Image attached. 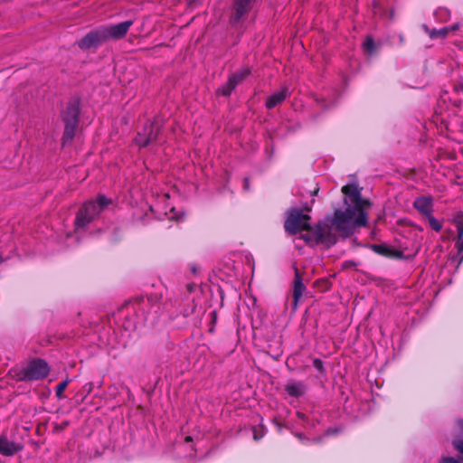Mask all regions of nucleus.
Returning <instances> with one entry per match:
<instances>
[{"instance_id":"f257e3e1","label":"nucleus","mask_w":463,"mask_h":463,"mask_svg":"<svg viewBox=\"0 0 463 463\" xmlns=\"http://www.w3.org/2000/svg\"><path fill=\"white\" fill-rule=\"evenodd\" d=\"M330 222L335 231L342 237L351 236L356 228L365 227L367 221L363 214L357 215L349 206L344 211L335 210Z\"/></svg>"},{"instance_id":"f03ea898","label":"nucleus","mask_w":463,"mask_h":463,"mask_svg":"<svg viewBox=\"0 0 463 463\" xmlns=\"http://www.w3.org/2000/svg\"><path fill=\"white\" fill-rule=\"evenodd\" d=\"M111 203L112 201L104 194H99L96 201L85 203L76 214L74 222L76 228L86 227Z\"/></svg>"},{"instance_id":"7ed1b4c3","label":"nucleus","mask_w":463,"mask_h":463,"mask_svg":"<svg viewBox=\"0 0 463 463\" xmlns=\"http://www.w3.org/2000/svg\"><path fill=\"white\" fill-rule=\"evenodd\" d=\"M80 100L76 98L71 99L65 110L62 112V121L64 123L63 138L71 140L75 136V131L79 124Z\"/></svg>"},{"instance_id":"20e7f679","label":"nucleus","mask_w":463,"mask_h":463,"mask_svg":"<svg viewBox=\"0 0 463 463\" xmlns=\"http://www.w3.org/2000/svg\"><path fill=\"white\" fill-rule=\"evenodd\" d=\"M310 219V215L302 213L301 210L290 208L287 213L284 229L291 235H295L302 231H310L311 225L308 222Z\"/></svg>"},{"instance_id":"39448f33","label":"nucleus","mask_w":463,"mask_h":463,"mask_svg":"<svg viewBox=\"0 0 463 463\" xmlns=\"http://www.w3.org/2000/svg\"><path fill=\"white\" fill-rule=\"evenodd\" d=\"M330 219L318 222L313 228L314 242L331 247L337 242V235Z\"/></svg>"},{"instance_id":"423d86ee","label":"nucleus","mask_w":463,"mask_h":463,"mask_svg":"<svg viewBox=\"0 0 463 463\" xmlns=\"http://www.w3.org/2000/svg\"><path fill=\"white\" fill-rule=\"evenodd\" d=\"M161 127V122L158 119L148 120L137 132L134 139L135 144L142 148L155 143L159 137Z\"/></svg>"},{"instance_id":"0eeeda50","label":"nucleus","mask_w":463,"mask_h":463,"mask_svg":"<svg viewBox=\"0 0 463 463\" xmlns=\"http://www.w3.org/2000/svg\"><path fill=\"white\" fill-rule=\"evenodd\" d=\"M50 367L43 359L32 360L22 371V379L24 381H37L48 376Z\"/></svg>"},{"instance_id":"6e6552de","label":"nucleus","mask_w":463,"mask_h":463,"mask_svg":"<svg viewBox=\"0 0 463 463\" xmlns=\"http://www.w3.org/2000/svg\"><path fill=\"white\" fill-rule=\"evenodd\" d=\"M132 24L133 21L128 20L117 24L101 26L106 42L109 40L117 41L124 38Z\"/></svg>"},{"instance_id":"1a4fd4ad","label":"nucleus","mask_w":463,"mask_h":463,"mask_svg":"<svg viewBox=\"0 0 463 463\" xmlns=\"http://www.w3.org/2000/svg\"><path fill=\"white\" fill-rule=\"evenodd\" d=\"M106 43L101 27L88 33L83 38L77 42V45L81 50H89L90 48H97L102 43Z\"/></svg>"},{"instance_id":"9d476101","label":"nucleus","mask_w":463,"mask_h":463,"mask_svg":"<svg viewBox=\"0 0 463 463\" xmlns=\"http://www.w3.org/2000/svg\"><path fill=\"white\" fill-rule=\"evenodd\" d=\"M254 0H235L233 3V14L231 15L230 23L236 25L245 20L251 9Z\"/></svg>"},{"instance_id":"9b49d317","label":"nucleus","mask_w":463,"mask_h":463,"mask_svg":"<svg viewBox=\"0 0 463 463\" xmlns=\"http://www.w3.org/2000/svg\"><path fill=\"white\" fill-rule=\"evenodd\" d=\"M370 248L376 254L381 255L385 258H388V259L399 260L403 257V252L402 250H399L395 248L390 247L384 243L372 244L370 246Z\"/></svg>"},{"instance_id":"f8f14e48","label":"nucleus","mask_w":463,"mask_h":463,"mask_svg":"<svg viewBox=\"0 0 463 463\" xmlns=\"http://www.w3.org/2000/svg\"><path fill=\"white\" fill-rule=\"evenodd\" d=\"M454 223L458 232L455 246L457 248V256L458 257V265H460L463 262V213L456 216Z\"/></svg>"},{"instance_id":"ddd939ff","label":"nucleus","mask_w":463,"mask_h":463,"mask_svg":"<svg viewBox=\"0 0 463 463\" xmlns=\"http://www.w3.org/2000/svg\"><path fill=\"white\" fill-rule=\"evenodd\" d=\"M294 281H293V307L297 308L298 303L306 291V287L303 283V279L297 267H294Z\"/></svg>"},{"instance_id":"4468645a","label":"nucleus","mask_w":463,"mask_h":463,"mask_svg":"<svg viewBox=\"0 0 463 463\" xmlns=\"http://www.w3.org/2000/svg\"><path fill=\"white\" fill-rule=\"evenodd\" d=\"M413 207L423 216H427L433 212V202L430 197L420 196L415 199Z\"/></svg>"},{"instance_id":"2eb2a0df","label":"nucleus","mask_w":463,"mask_h":463,"mask_svg":"<svg viewBox=\"0 0 463 463\" xmlns=\"http://www.w3.org/2000/svg\"><path fill=\"white\" fill-rule=\"evenodd\" d=\"M22 449V446L8 440L5 436H0V454L13 456Z\"/></svg>"},{"instance_id":"dca6fc26","label":"nucleus","mask_w":463,"mask_h":463,"mask_svg":"<svg viewBox=\"0 0 463 463\" xmlns=\"http://www.w3.org/2000/svg\"><path fill=\"white\" fill-rule=\"evenodd\" d=\"M288 95L287 88H283L281 90L275 92L266 99V107L270 109L275 108L277 105L282 103Z\"/></svg>"},{"instance_id":"f3484780","label":"nucleus","mask_w":463,"mask_h":463,"mask_svg":"<svg viewBox=\"0 0 463 463\" xmlns=\"http://www.w3.org/2000/svg\"><path fill=\"white\" fill-rule=\"evenodd\" d=\"M285 391L291 397H300L305 394L306 387L301 382H289L285 386Z\"/></svg>"},{"instance_id":"a211bd4d","label":"nucleus","mask_w":463,"mask_h":463,"mask_svg":"<svg viewBox=\"0 0 463 463\" xmlns=\"http://www.w3.org/2000/svg\"><path fill=\"white\" fill-rule=\"evenodd\" d=\"M250 73L251 69L250 67H243L231 74L229 79L233 82L234 86L237 87L239 84L242 83Z\"/></svg>"},{"instance_id":"6ab92c4d","label":"nucleus","mask_w":463,"mask_h":463,"mask_svg":"<svg viewBox=\"0 0 463 463\" xmlns=\"http://www.w3.org/2000/svg\"><path fill=\"white\" fill-rule=\"evenodd\" d=\"M452 445L458 452L463 455V439L453 440ZM439 463H463V458L441 457Z\"/></svg>"},{"instance_id":"aec40b11","label":"nucleus","mask_w":463,"mask_h":463,"mask_svg":"<svg viewBox=\"0 0 463 463\" xmlns=\"http://www.w3.org/2000/svg\"><path fill=\"white\" fill-rule=\"evenodd\" d=\"M353 206H350L349 207L357 214H363L364 216V218L367 220V214L365 213V209L370 207L372 203L370 200L368 199H364L362 197V194L359 196V201L357 202H354L353 203Z\"/></svg>"},{"instance_id":"412c9836","label":"nucleus","mask_w":463,"mask_h":463,"mask_svg":"<svg viewBox=\"0 0 463 463\" xmlns=\"http://www.w3.org/2000/svg\"><path fill=\"white\" fill-rule=\"evenodd\" d=\"M342 193L349 198L351 203L359 201V196L361 195V191L355 184H346L344 185L341 189Z\"/></svg>"},{"instance_id":"4be33fe9","label":"nucleus","mask_w":463,"mask_h":463,"mask_svg":"<svg viewBox=\"0 0 463 463\" xmlns=\"http://www.w3.org/2000/svg\"><path fill=\"white\" fill-rule=\"evenodd\" d=\"M423 29L431 40L444 39L449 35L446 26L440 29H430L427 25H423Z\"/></svg>"},{"instance_id":"5701e85b","label":"nucleus","mask_w":463,"mask_h":463,"mask_svg":"<svg viewBox=\"0 0 463 463\" xmlns=\"http://www.w3.org/2000/svg\"><path fill=\"white\" fill-rule=\"evenodd\" d=\"M314 288L320 292H326L332 287V282L328 278H321L315 280L313 284Z\"/></svg>"},{"instance_id":"b1692460","label":"nucleus","mask_w":463,"mask_h":463,"mask_svg":"<svg viewBox=\"0 0 463 463\" xmlns=\"http://www.w3.org/2000/svg\"><path fill=\"white\" fill-rule=\"evenodd\" d=\"M235 88L236 87L234 86L233 82H232V80L228 78L227 82L218 89L217 93L224 97H229L235 90Z\"/></svg>"},{"instance_id":"393cba45","label":"nucleus","mask_w":463,"mask_h":463,"mask_svg":"<svg viewBox=\"0 0 463 463\" xmlns=\"http://www.w3.org/2000/svg\"><path fill=\"white\" fill-rule=\"evenodd\" d=\"M70 383H71V380L69 378H67L57 384V386L55 388V394L58 399L61 400V399L64 398L63 392L67 388V386L69 385Z\"/></svg>"},{"instance_id":"a878e982","label":"nucleus","mask_w":463,"mask_h":463,"mask_svg":"<svg viewBox=\"0 0 463 463\" xmlns=\"http://www.w3.org/2000/svg\"><path fill=\"white\" fill-rule=\"evenodd\" d=\"M428 222H429V225L430 227L434 230L435 232H439L441 228H442V222L438 221L433 215L432 213L425 216Z\"/></svg>"},{"instance_id":"bb28decb","label":"nucleus","mask_w":463,"mask_h":463,"mask_svg":"<svg viewBox=\"0 0 463 463\" xmlns=\"http://www.w3.org/2000/svg\"><path fill=\"white\" fill-rule=\"evenodd\" d=\"M364 49L368 53H372L375 49L374 41L372 37H367L364 43Z\"/></svg>"},{"instance_id":"cd10ccee","label":"nucleus","mask_w":463,"mask_h":463,"mask_svg":"<svg viewBox=\"0 0 463 463\" xmlns=\"http://www.w3.org/2000/svg\"><path fill=\"white\" fill-rule=\"evenodd\" d=\"M314 367L321 373L324 374L326 373L323 361L319 358H315L313 360Z\"/></svg>"},{"instance_id":"c85d7f7f","label":"nucleus","mask_w":463,"mask_h":463,"mask_svg":"<svg viewBox=\"0 0 463 463\" xmlns=\"http://www.w3.org/2000/svg\"><path fill=\"white\" fill-rule=\"evenodd\" d=\"M294 436L303 444L305 445H308L311 440L307 438L303 433H300V432H296L294 433Z\"/></svg>"},{"instance_id":"c756f323","label":"nucleus","mask_w":463,"mask_h":463,"mask_svg":"<svg viewBox=\"0 0 463 463\" xmlns=\"http://www.w3.org/2000/svg\"><path fill=\"white\" fill-rule=\"evenodd\" d=\"M252 431H253V439L255 440H260L264 436L262 430H259L257 427H253Z\"/></svg>"},{"instance_id":"7c9ffc66","label":"nucleus","mask_w":463,"mask_h":463,"mask_svg":"<svg viewBox=\"0 0 463 463\" xmlns=\"http://www.w3.org/2000/svg\"><path fill=\"white\" fill-rule=\"evenodd\" d=\"M456 425L458 428V435L463 436V419H457Z\"/></svg>"},{"instance_id":"2f4dec72","label":"nucleus","mask_w":463,"mask_h":463,"mask_svg":"<svg viewBox=\"0 0 463 463\" xmlns=\"http://www.w3.org/2000/svg\"><path fill=\"white\" fill-rule=\"evenodd\" d=\"M309 234L302 235L301 238L306 241L307 242H314V237H313V228L311 227V230L309 231Z\"/></svg>"},{"instance_id":"473e14b6","label":"nucleus","mask_w":463,"mask_h":463,"mask_svg":"<svg viewBox=\"0 0 463 463\" xmlns=\"http://www.w3.org/2000/svg\"><path fill=\"white\" fill-rule=\"evenodd\" d=\"M459 25L458 24H454L450 26H446V28L448 29V33H455L458 29Z\"/></svg>"},{"instance_id":"72a5a7b5","label":"nucleus","mask_w":463,"mask_h":463,"mask_svg":"<svg viewBox=\"0 0 463 463\" xmlns=\"http://www.w3.org/2000/svg\"><path fill=\"white\" fill-rule=\"evenodd\" d=\"M454 91L457 93L463 91V82H458L454 84Z\"/></svg>"},{"instance_id":"f704fd0d","label":"nucleus","mask_w":463,"mask_h":463,"mask_svg":"<svg viewBox=\"0 0 463 463\" xmlns=\"http://www.w3.org/2000/svg\"><path fill=\"white\" fill-rule=\"evenodd\" d=\"M355 265H356L355 262L353 261V260H345L343 263V268L348 269V268H351V267H354Z\"/></svg>"},{"instance_id":"c9c22d12","label":"nucleus","mask_w":463,"mask_h":463,"mask_svg":"<svg viewBox=\"0 0 463 463\" xmlns=\"http://www.w3.org/2000/svg\"><path fill=\"white\" fill-rule=\"evenodd\" d=\"M203 0H187L188 5L192 7L198 6Z\"/></svg>"},{"instance_id":"e433bc0d","label":"nucleus","mask_w":463,"mask_h":463,"mask_svg":"<svg viewBox=\"0 0 463 463\" xmlns=\"http://www.w3.org/2000/svg\"><path fill=\"white\" fill-rule=\"evenodd\" d=\"M337 433H338V430L337 429H328L326 431V436L335 435V434H337Z\"/></svg>"},{"instance_id":"4c0bfd02","label":"nucleus","mask_w":463,"mask_h":463,"mask_svg":"<svg viewBox=\"0 0 463 463\" xmlns=\"http://www.w3.org/2000/svg\"><path fill=\"white\" fill-rule=\"evenodd\" d=\"M243 189L244 190H249L250 189V181H249L248 177H245L243 179Z\"/></svg>"},{"instance_id":"58836bf2","label":"nucleus","mask_w":463,"mask_h":463,"mask_svg":"<svg viewBox=\"0 0 463 463\" xmlns=\"http://www.w3.org/2000/svg\"><path fill=\"white\" fill-rule=\"evenodd\" d=\"M297 415H298V417L299 419H301V420H306V418H307V417H306V415H305L304 413H302V412H297Z\"/></svg>"},{"instance_id":"ea45409f","label":"nucleus","mask_w":463,"mask_h":463,"mask_svg":"<svg viewBox=\"0 0 463 463\" xmlns=\"http://www.w3.org/2000/svg\"><path fill=\"white\" fill-rule=\"evenodd\" d=\"M318 192H319V188H318V187H316V188L311 192V195L316 196V195H317Z\"/></svg>"},{"instance_id":"a19ab883","label":"nucleus","mask_w":463,"mask_h":463,"mask_svg":"<svg viewBox=\"0 0 463 463\" xmlns=\"http://www.w3.org/2000/svg\"><path fill=\"white\" fill-rule=\"evenodd\" d=\"M322 441V438L321 437H317V438H315L312 439V442H315V443H319Z\"/></svg>"},{"instance_id":"79ce46f5","label":"nucleus","mask_w":463,"mask_h":463,"mask_svg":"<svg viewBox=\"0 0 463 463\" xmlns=\"http://www.w3.org/2000/svg\"><path fill=\"white\" fill-rule=\"evenodd\" d=\"M193 440V438L191 436H186L184 439L185 442H191Z\"/></svg>"},{"instance_id":"37998d69","label":"nucleus","mask_w":463,"mask_h":463,"mask_svg":"<svg viewBox=\"0 0 463 463\" xmlns=\"http://www.w3.org/2000/svg\"><path fill=\"white\" fill-rule=\"evenodd\" d=\"M187 289H188V291L191 292L194 289V285H192V284L187 285Z\"/></svg>"},{"instance_id":"c03bdc74","label":"nucleus","mask_w":463,"mask_h":463,"mask_svg":"<svg viewBox=\"0 0 463 463\" xmlns=\"http://www.w3.org/2000/svg\"><path fill=\"white\" fill-rule=\"evenodd\" d=\"M68 424H69V423H68L67 421H66V422H63V424H61V429L65 428L66 426H68Z\"/></svg>"},{"instance_id":"a18cd8bd","label":"nucleus","mask_w":463,"mask_h":463,"mask_svg":"<svg viewBox=\"0 0 463 463\" xmlns=\"http://www.w3.org/2000/svg\"><path fill=\"white\" fill-rule=\"evenodd\" d=\"M4 261L3 256L0 254V264Z\"/></svg>"},{"instance_id":"49530a36","label":"nucleus","mask_w":463,"mask_h":463,"mask_svg":"<svg viewBox=\"0 0 463 463\" xmlns=\"http://www.w3.org/2000/svg\"><path fill=\"white\" fill-rule=\"evenodd\" d=\"M192 271H193V273H196V269H195V267H193V268H192Z\"/></svg>"}]
</instances>
